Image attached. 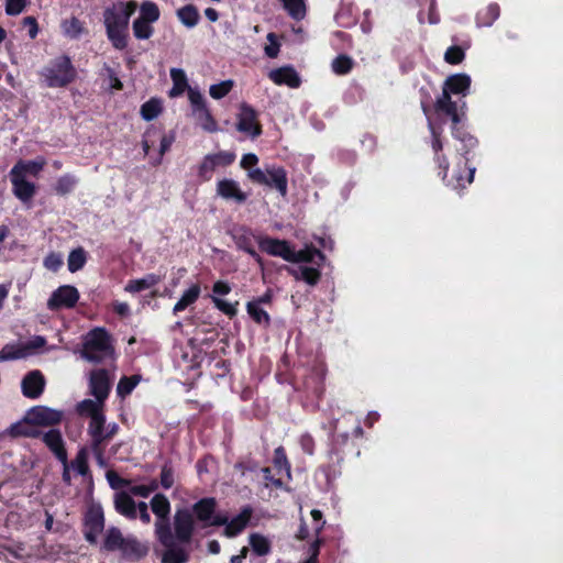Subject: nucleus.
Instances as JSON below:
<instances>
[{"instance_id":"obj_1","label":"nucleus","mask_w":563,"mask_h":563,"mask_svg":"<svg viewBox=\"0 0 563 563\" xmlns=\"http://www.w3.org/2000/svg\"><path fill=\"white\" fill-rule=\"evenodd\" d=\"M151 508L157 517L155 522V533L165 548L162 556L163 563H186L188 561V552H186L175 541L172 533L168 517L170 514V503L163 494H156L151 500Z\"/></svg>"},{"instance_id":"obj_2","label":"nucleus","mask_w":563,"mask_h":563,"mask_svg":"<svg viewBox=\"0 0 563 563\" xmlns=\"http://www.w3.org/2000/svg\"><path fill=\"white\" fill-rule=\"evenodd\" d=\"M108 552H119L122 558L128 560H139L147 554V547L141 543L133 536H123L117 527H110L106 530L101 547Z\"/></svg>"},{"instance_id":"obj_3","label":"nucleus","mask_w":563,"mask_h":563,"mask_svg":"<svg viewBox=\"0 0 563 563\" xmlns=\"http://www.w3.org/2000/svg\"><path fill=\"white\" fill-rule=\"evenodd\" d=\"M114 354L111 339L102 328H96L84 336L81 357L90 363L112 360Z\"/></svg>"},{"instance_id":"obj_4","label":"nucleus","mask_w":563,"mask_h":563,"mask_svg":"<svg viewBox=\"0 0 563 563\" xmlns=\"http://www.w3.org/2000/svg\"><path fill=\"white\" fill-rule=\"evenodd\" d=\"M41 76L47 87L59 88L71 82L76 76L71 62L66 56L54 59L48 66L44 67Z\"/></svg>"},{"instance_id":"obj_5","label":"nucleus","mask_w":563,"mask_h":563,"mask_svg":"<svg viewBox=\"0 0 563 563\" xmlns=\"http://www.w3.org/2000/svg\"><path fill=\"white\" fill-rule=\"evenodd\" d=\"M247 176L255 184L275 188L283 197L287 195V173L280 166H266L265 169L253 168L249 170Z\"/></svg>"},{"instance_id":"obj_6","label":"nucleus","mask_w":563,"mask_h":563,"mask_svg":"<svg viewBox=\"0 0 563 563\" xmlns=\"http://www.w3.org/2000/svg\"><path fill=\"white\" fill-rule=\"evenodd\" d=\"M188 99L190 102L191 115L197 124L206 132H217L218 123L208 109L203 95L196 88H189Z\"/></svg>"},{"instance_id":"obj_7","label":"nucleus","mask_w":563,"mask_h":563,"mask_svg":"<svg viewBox=\"0 0 563 563\" xmlns=\"http://www.w3.org/2000/svg\"><path fill=\"white\" fill-rule=\"evenodd\" d=\"M81 411L90 415L88 433L91 437V445H103L106 442V417L100 405L93 400L86 399L79 405Z\"/></svg>"},{"instance_id":"obj_8","label":"nucleus","mask_w":563,"mask_h":563,"mask_svg":"<svg viewBox=\"0 0 563 563\" xmlns=\"http://www.w3.org/2000/svg\"><path fill=\"white\" fill-rule=\"evenodd\" d=\"M136 10L135 2H118L103 12L106 29L128 30L131 15Z\"/></svg>"},{"instance_id":"obj_9","label":"nucleus","mask_w":563,"mask_h":563,"mask_svg":"<svg viewBox=\"0 0 563 563\" xmlns=\"http://www.w3.org/2000/svg\"><path fill=\"white\" fill-rule=\"evenodd\" d=\"M159 140V152L158 155L152 158V164L154 166L159 165L162 163V158L164 154L170 148L172 144L175 142V133L169 132L167 134L162 133V131L155 126H152L146 130L142 141V147L145 155H150L151 147L154 143Z\"/></svg>"},{"instance_id":"obj_10","label":"nucleus","mask_w":563,"mask_h":563,"mask_svg":"<svg viewBox=\"0 0 563 563\" xmlns=\"http://www.w3.org/2000/svg\"><path fill=\"white\" fill-rule=\"evenodd\" d=\"M216 508V499L208 497L197 501L192 507V512L195 514L197 520L203 523V527L223 526L227 523L228 517L225 515L218 514Z\"/></svg>"},{"instance_id":"obj_11","label":"nucleus","mask_w":563,"mask_h":563,"mask_svg":"<svg viewBox=\"0 0 563 563\" xmlns=\"http://www.w3.org/2000/svg\"><path fill=\"white\" fill-rule=\"evenodd\" d=\"M174 527L175 534L173 536L176 543L187 552L184 544L190 542L195 530L192 512L188 509L178 510L174 517Z\"/></svg>"},{"instance_id":"obj_12","label":"nucleus","mask_w":563,"mask_h":563,"mask_svg":"<svg viewBox=\"0 0 563 563\" xmlns=\"http://www.w3.org/2000/svg\"><path fill=\"white\" fill-rule=\"evenodd\" d=\"M104 529V515L100 505H92L85 518V538L89 543H96L98 536Z\"/></svg>"},{"instance_id":"obj_13","label":"nucleus","mask_w":563,"mask_h":563,"mask_svg":"<svg viewBox=\"0 0 563 563\" xmlns=\"http://www.w3.org/2000/svg\"><path fill=\"white\" fill-rule=\"evenodd\" d=\"M236 129L253 139L260 136L262 133V128L257 122V112L247 103L240 106Z\"/></svg>"},{"instance_id":"obj_14","label":"nucleus","mask_w":563,"mask_h":563,"mask_svg":"<svg viewBox=\"0 0 563 563\" xmlns=\"http://www.w3.org/2000/svg\"><path fill=\"white\" fill-rule=\"evenodd\" d=\"M233 240L238 249L250 254L261 268L264 267V261L255 251L254 244L257 243L258 236L251 229L241 227L233 232Z\"/></svg>"},{"instance_id":"obj_15","label":"nucleus","mask_w":563,"mask_h":563,"mask_svg":"<svg viewBox=\"0 0 563 563\" xmlns=\"http://www.w3.org/2000/svg\"><path fill=\"white\" fill-rule=\"evenodd\" d=\"M79 299V292L74 286L65 285L58 287L49 297L47 308L58 310L60 308H73Z\"/></svg>"},{"instance_id":"obj_16","label":"nucleus","mask_w":563,"mask_h":563,"mask_svg":"<svg viewBox=\"0 0 563 563\" xmlns=\"http://www.w3.org/2000/svg\"><path fill=\"white\" fill-rule=\"evenodd\" d=\"M63 412L45 407L36 406L27 411L26 420L33 424L54 426L60 422Z\"/></svg>"},{"instance_id":"obj_17","label":"nucleus","mask_w":563,"mask_h":563,"mask_svg":"<svg viewBox=\"0 0 563 563\" xmlns=\"http://www.w3.org/2000/svg\"><path fill=\"white\" fill-rule=\"evenodd\" d=\"M257 244L261 250L272 256H279L283 260L289 262L292 258V249L289 243L285 240H278L273 238H264L258 235Z\"/></svg>"},{"instance_id":"obj_18","label":"nucleus","mask_w":563,"mask_h":563,"mask_svg":"<svg viewBox=\"0 0 563 563\" xmlns=\"http://www.w3.org/2000/svg\"><path fill=\"white\" fill-rule=\"evenodd\" d=\"M111 383L110 375L107 369H96L90 375L91 394L96 397L97 404H102L108 397Z\"/></svg>"},{"instance_id":"obj_19","label":"nucleus","mask_w":563,"mask_h":563,"mask_svg":"<svg viewBox=\"0 0 563 563\" xmlns=\"http://www.w3.org/2000/svg\"><path fill=\"white\" fill-rule=\"evenodd\" d=\"M44 387L45 378L40 371L27 373L21 383L23 395L31 399L38 398L43 394Z\"/></svg>"},{"instance_id":"obj_20","label":"nucleus","mask_w":563,"mask_h":563,"mask_svg":"<svg viewBox=\"0 0 563 563\" xmlns=\"http://www.w3.org/2000/svg\"><path fill=\"white\" fill-rule=\"evenodd\" d=\"M10 180L12 183V191L14 196L22 202H30L36 192V187L33 183L27 181L23 176L12 174L10 172Z\"/></svg>"},{"instance_id":"obj_21","label":"nucleus","mask_w":563,"mask_h":563,"mask_svg":"<svg viewBox=\"0 0 563 563\" xmlns=\"http://www.w3.org/2000/svg\"><path fill=\"white\" fill-rule=\"evenodd\" d=\"M217 194L227 200H234L243 203L247 199V195L243 192L239 184L233 179H222L217 184Z\"/></svg>"},{"instance_id":"obj_22","label":"nucleus","mask_w":563,"mask_h":563,"mask_svg":"<svg viewBox=\"0 0 563 563\" xmlns=\"http://www.w3.org/2000/svg\"><path fill=\"white\" fill-rule=\"evenodd\" d=\"M114 508L121 516L134 520L137 518V504L131 495L125 492H119L114 495Z\"/></svg>"},{"instance_id":"obj_23","label":"nucleus","mask_w":563,"mask_h":563,"mask_svg":"<svg viewBox=\"0 0 563 563\" xmlns=\"http://www.w3.org/2000/svg\"><path fill=\"white\" fill-rule=\"evenodd\" d=\"M285 269L297 280H303L310 286L318 284L321 273L318 267L299 265L297 267L285 266Z\"/></svg>"},{"instance_id":"obj_24","label":"nucleus","mask_w":563,"mask_h":563,"mask_svg":"<svg viewBox=\"0 0 563 563\" xmlns=\"http://www.w3.org/2000/svg\"><path fill=\"white\" fill-rule=\"evenodd\" d=\"M43 442L49 448L55 456L62 462L66 463L67 452L64 448V440L59 430L51 429L43 434Z\"/></svg>"},{"instance_id":"obj_25","label":"nucleus","mask_w":563,"mask_h":563,"mask_svg":"<svg viewBox=\"0 0 563 563\" xmlns=\"http://www.w3.org/2000/svg\"><path fill=\"white\" fill-rule=\"evenodd\" d=\"M269 78L277 85H287L290 88H297L300 85V78L291 67L274 69L269 73Z\"/></svg>"},{"instance_id":"obj_26","label":"nucleus","mask_w":563,"mask_h":563,"mask_svg":"<svg viewBox=\"0 0 563 563\" xmlns=\"http://www.w3.org/2000/svg\"><path fill=\"white\" fill-rule=\"evenodd\" d=\"M45 164L46 161L43 157H37L33 161H19L10 172L12 174H19L26 179L27 175L37 176Z\"/></svg>"},{"instance_id":"obj_27","label":"nucleus","mask_w":563,"mask_h":563,"mask_svg":"<svg viewBox=\"0 0 563 563\" xmlns=\"http://www.w3.org/2000/svg\"><path fill=\"white\" fill-rule=\"evenodd\" d=\"M292 258L289 260L291 263H311L320 266L324 260V255L318 249L313 246H306L302 250H292Z\"/></svg>"},{"instance_id":"obj_28","label":"nucleus","mask_w":563,"mask_h":563,"mask_svg":"<svg viewBox=\"0 0 563 563\" xmlns=\"http://www.w3.org/2000/svg\"><path fill=\"white\" fill-rule=\"evenodd\" d=\"M252 516V509L250 507H245L236 517L231 520L228 519L225 526V534L228 537H235L241 533L246 527Z\"/></svg>"},{"instance_id":"obj_29","label":"nucleus","mask_w":563,"mask_h":563,"mask_svg":"<svg viewBox=\"0 0 563 563\" xmlns=\"http://www.w3.org/2000/svg\"><path fill=\"white\" fill-rule=\"evenodd\" d=\"M471 86V77L466 74H456L448 77L444 82V88L452 93L466 95Z\"/></svg>"},{"instance_id":"obj_30","label":"nucleus","mask_w":563,"mask_h":563,"mask_svg":"<svg viewBox=\"0 0 563 563\" xmlns=\"http://www.w3.org/2000/svg\"><path fill=\"white\" fill-rule=\"evenodd\" d=\"M161 282V277L156 274H147L139 279H131L124 287V290L131 294L150 289Z\"/></svg>"},{"instance_id":"obj_31","label":"nucleus","mask_w":563,"mask_h":563,"mask_svg":"<svg viewBox=\"0 0 563 563\" xmlns=\"http://www.w3.org/2000/svg\"><path fill=\"white\" fill-rule=\"evenodd\" d=\"M170 78L173 81V87L169 90V97L172 98L179 97L186 90L188 91V89L191 88L190 86H188L186 73L181 68H172Z\"/></svg>"},{"instance_id":"obj_32","label":"nucleus","mask_w":563,"mask_h":563,"mask_svg":"<svg viewBox=\"0 0 563 563\" xmlns=\"http://www.w3.org/2000/svg\"><path fill=\"white\" fill-rule=\"evenodd\" d=\"M199 285H192L184 292L181 298L176 302L173 312L177 314L178 312L184 311L188 306L192 305L199 298Z\"/></svg>"},{"instance_id":"obj_33","label":"nucleus","mask_w":563,"mask_h":563,"mask_svg":"<svg viewBox=\"0 0 563 563\" xmlns=\"http://www.w3.org/2000/svg\"><path fill=\"white\" fill-rule=\"evenodd\" d=\"M249 543L252 551L258 556L267 555L272 550L269 540L260 533L250 534Z\"/></svg>"},{"instance_id":"obj_34","label":"nucleus","mask_w":563,"mask_h":563,"mask_svg":"<svg viewBox=\"0 0 563 563\" xmlns=\"http://www.w3.org/2000/svg\"><path fill=\"white\" fill-rule=\"evenodd\" d=\"M499 16V7L496 3H490L484 10L479 11L476 15V24L478 26H490Z\"/></svg>"},{"instance_id":"obj_35","label":"nucleus","mask_w":563,"mask_h":563,"mask_svg":"<svg viewBox=\"0 0 563 563\" xmlns=\"http://www.w3.org/2000/svg\"><path fill=\"white\" fill-rule=\"evenodd\" d=\"M177 16L180 22L189 29L196 26L199 21L198 10L192 4H187L178 9Z\"/></svg>"},{"instance_id":"obj_36","label":"nucleus","mask_w":563,"mask_h":563,"mask_svg":"<svg viewBox=\"0 0 563 563\" xmlns=\"http://www.w3.org/2000/svg\"><path fill=\"white\" fill-rule=\"evenodd\" d=\"M60 26L64 35L69 38H78L85 32L84 23L75 16L64 20Z\"/></svg>"},{"instance_id":"obj_37","label":"nucleus","mask_w":563,"mask_h":563,"mask_svg":"<svg viewBox=\"0 0 563 563\" xmlns=\"http://www.w3.org/2000/svg\"><path fill=\"white\" fill-rule=\"evenodd\" d=\"M78 184V178L71 174L60 176L55 184L56 194L64 196L71 192Z\"/></svg>"},{"instance_id":"obj_38","label":"nucleus","mask_w":563,"mask_h":563,"mask_svg":"<svg viewBox=\"0 0 563 563\" xmlns=\"http://www.w3.org/2000/svg\"><path fill=\"white\" fill-rule=\"evenodd\" d=\"M284 9L295 20H301L306 15L305 0H279Z\"/></svg>"},{"instance_id":"obj_39","label":"nucleus","mask_w":563,"mask_h":563,"mask_svg":"<svg viewBox=\"0 0 563 563\" xmlns=\"http://www.w3.org/2000/svg\"><path fill=\"white\" fill-rule=\"evenodd\" d=\"M163 110L162 102L152 98L141 107V115L145 121H152L157 118Z\"/></svg>"},{"instance_id":"obj_40","label":"nucleus","mask_w":563,"mask_h":563,"mask_svg":"<svg viewBox=\"0 0 563 563\" xmlns=\"http://www.w3.org/2000/svg\"><path fill=\"white\" fill-rule=\"evenodd\" d=\"M106 31L114 48L122 51L128 46V30L106 29Z\"/></svg>"},{"instance_id":"obj_41","label":"nucleus","mask_w":563,"mask_h":563,"mask_svg":"<svg viewBox=\"0 0 563 563\" xmlns=\"http://www.w3.org/2000/svg\"><path fill=\"white\" fill-rule=\"evenodd\" d=\"M139 20H144L151 23L156 22L159 19V9L156 3L152 1H144L140 7Z\"/></svg>"},{"instance_id":"obj_42","label":"nucleus","mask_w":563,"mask_h":563,"mask_svg":"<svg viewBox=\"0 0 563 563\" xmlns=\"http://www.w3.org/2000/svg\"><path fill=\"white\" fill-rule=\"evenodd\" d=\"M132 29L133 35L137 40H148L154 33V27L151 22L139 19L133 21Z\"/></svg>"},{"instance_id":"obj_43","label":"nucleus","mask_w":563,"mask_h":563,"mask_svg":"<svg viewBox=\"0 0 563 563\" xmlns=\"http://www.w3.org/2000/svg\"><path fill=\"white\" fill-rule=\"evenodd\" d=\"M86 261L87 257L84 249L78 247L73 250L68 256V269L75 273L84 267Z\"/></svg>"},{"instance_id":"obj_44","label":"nucleus","mask_w":563,"mask_h":563,"mask_svg":"<svg viewBox=\"0 0 563 563\" xmlns=\"http://www.w3.org/2000/svg\"><path fill=\"white\" fill-rule=\"evenodd\" d=\"M26 355L27 351L25 347L7 344L0 351V361L23 358Z\"/></svg>"},{"instance_id":"obj_45","label":"nucleus","mask_w":563,"mask_h":563,"mask_svg":"<svg viewBox=\"0 0 563 563\" xmlns=\"http://www.w3.org/2000/svg\"><path fill=\"white\" fill-rule=\"evenodd\" d=\"M247 312L252 317V319L260 324L268 325L271 318L269 314L261 308L258 302H249L247 306Z\"/></svg>"},{"instance_id":"obj_46","label":"nucleus","mask_w":563,"mask_h":563,"mask_svg":"<svg viewBox=\"0 0 563 563\" xmlns=\"http://www.w3.org/2000/svg\"><path fill=\"white\" fill-rule=\"evenodd\" d=\"M217 167L214 166V163L212 159L206 155L201 163L198 166V177L201 181H209L211 180L213 173L216 172Z\"/></svg>"},{"instance_id":"obj_47","label":"nucleus","mask_w":563,"mask_h":563,"mask_svg":"<svg viewBox=\"0 0 563 563\" xmlns=\"http://www.w3.org/2000/svg\"><path fill=\"white\" fill-rule=\"evenodd\" d=\"M435 109L446 114L454 113L455 109H457V106L454 101H452L448 89H443L441 97L438 98L435 102Z\"/></svg>"},{"instance_id":"obj_48","label":"nucleus","mask_w":563,"mask_h":563,"mask_svg":"<svg viewBox=\"0 0 563 563\" xmlns=\"http://www.w3.org/2000/svg\"><path fill=\"white\" fill-rule=\"evenodd\" d=\"M139 382H140L139 376L122 377L117 386L118 395L121 397H125L126 395L131 394L132 390L139 384Z\"/></svg>"},{"instance_id":"obj_49","label":"nucleus","mask_w":563,"mask_h":563,"mask_svg":"<svg viewBox=\"0 0 563 563\" xmlns=\"http://www.w3.org/2000/svg\"><path fill=\"white\" fill-rule=\"evenodd\" d=\"M79 475L85 476L88 473V454L86 449H81L70 465Z\"/></svg>"},{"instance_id":"obj_50","label":"nucleus","mask_w":563,"mask_h":563,"mask_svg":"<svg viewBox=\"0 0 563 563\" xmlns=\"http://www.w3.org/2000/svg\"><path fill=\"white\" fill-rule=\"evenodd\" d=\"M208 156L212 159L217 168L227 167L231 165L235 159V154L227 151H220L218 153L208 154Z\"/></svg>"},{"instance_id":"obj_51","label":"nucleus","mask_w":563,"mask_h":563,"mask_svg":"<svg viewBox=\"0 0 563 563\" xmlns=\"http://www.w3.org/2000/svg\"><path fill=\"white\" fill-rule=\"evenodd\" d=\"M233 88V81L232 80H224L216 85H211L209 89V93L213 99H221L225 97L231 89Z\"/></svg>"},{"instance_id":"obj_52","label":"nucleus","mask_w":563,"mask_h":563,"mask_svg":"<svg viewBox=\"0 0 563 563\" xmlns=\"http://www.w3.org/2000/svg\"><path fill=\"white\" fill-rule=\"evenodd\" d=\"M352 59L346 55H340L332 62V70L338 75L347 74L352 68Z\"/></svg>"},{"instance_id":"obj_53","label":"nucleus","mask_w":563,"mask_h":563,"mask_svg":"<svg viewBox=\"0 0 563 563\" xmlns=\"http://www.w3.org/2000/svg\"><path fill=\"white\" fill-rule=\"evenodd\" d=\"M274 465L278 470H285L288 476L290 475V464L287 460V455L283 446L275 449Z\"/></svg>"},{"instance_id":"obj_54","label":"nucleus","mask_w":563,"mask_h":563,"mask_svg":"<svg viewBox=\"0 0 563 563\" xmlns=\"http://www.w3.org/2000/svg\"><path fill=\"white\" fill-rule=\"evenodd\" d=\"M474 174H475V168L470 167L467 169L466 177H463L462 175L457 174L456 176H454L455 183H453L452 180H446V185L452 186L454 189L465 188L466 185H470L473 181Z\"/></svg>"},{"instance_id":"obj_55","label":"nucleus","mask_w":563,"mask_h":563,"mask_svg":"<svg viewBox=\"0 0 563 563\" xmlns=\"http://www.w3.org/2000/svg\"><path fill=\"white\" fill-rule=\"evenodd\" d=\"M464 51L460 46H451L446 49L444 59L446 63L455 65L460 64L464 59Z\"/></svg>"},{"instance_id":"obj_56","label":"nucleus","mask_w":563,"mask_h":563,"mask_svg":"<svg viewBox=\"0 0 563 563\" xmlns=\"http://www.w3.org/2000/svg\"><path fill=\"white\" fill-rule=\"evenodd\" d=\"M29 2L30 0H5V13L18 15L25 9Z\"/></svg>"},{"instance_id":"obj_57","label":"nucleus","mask_w":563,"mask_h":563,"mask_svg":"<svg viewBox=\"0 0 563 563\" xmlns=\"http://www.w3.org/2000/svg\"><path fill=\"white\" fill-rule=\"evenodd\" d=\"M63 265V258L59 254L51 253L44 260V266L53 272H56Z\"/></svg>"},{"instance_id":"obj_58","label":"nucleus","mask_w":563,"mask_h":563,"mask_svg":"<svg viewBox=\"0 0 563 563\" xmlns=\"http://www.w3.org/2000/svg\"><path fill=\"white\" fill-rule=\"evenodd\" d=\"M269 45L265 46V53L268 57L274 58L279 52V44L277 43L276 35L274 33L267 34Z\"/></svg>"},{"instance_id":"obj_59","label":"nucleus","mask_w":563,"mask_h":563,"mask_svg":"<svg viewBox=\"0 0 563 563\" xmlns=\"http://www.w3.org/2000/svg\"><path fill=\"white\" fill-rule=\"evenodd\" d=\"M161 484L165 489H168L174 484V473L170 467L165 465L161 472Z\"/></svg>"},{"instance_id":"obj_60","label":"nucleus","mask_w":563,"mask_h":563,"mask_svg":"<svg viewBox=\"0 0 563 563\" xmlns=\"http://www.w3.org/2000/svg\"><path fill=\"white\" fill-rule=\"evenodd\" d=\"M454 137L459 139L466 148H473L476 146L477 141L472 135L461 132L457 129L453 131Z\"/></svg>"},{"instance_id":"obj_61","label":"nucleus","mask_w":563,"mask_h":563,"mask_svg":"<svg viewBox=\"0 0 563 563\" xmlns=\"http://www.w3.org/2000/svg\"><path fill=\"white\" fill-rule=\"evenodd\" d=\"M107 479H108L110 486L112 488H114V489H119V488L125 487L129 484V482L126 479L120 477L114 472H108Z\"/></svg>"},{"instance_id":"obj_62","label":"nucleus","mask_w":563,"mask_h":563,"mask_svg":"<svg viewBox=\"0 0 563 563\" xmlns=\"http://www.w3.org/2000/svg\"><path fill=\"white\" fill-rule=\"evenodd\" d=\"M212 300H213L216 307L219 310H221L222 312H224L225 314H228V316L235 314L236 309H235V307L232 303H230L228 301H224L222 299H219L217 297H213Z\"/></svg>"},{"instance_id":"obj_63","label":"nucleus","mask_w":563,"mask_h":563,"mask_svg":"<svg viewBox=\"0 0 563 563\" xmlns=\"http://www.w3.org/2000/svg\"><path fill=\"white\" fill-rule=\"evenodd\" d=\"M299 442L303 452H306L309 455L313 454L314 441L311 435L302 434L300 437Z\"/></svg>"},{"instance_id":"obj_64","label":"nucleus","mask_w":563,"mask_h":563,"mask_svg":"<svg viewBox=\"0 0 563 563\" xmlns=\"http://www.w3.org/2000/svg\"><path fill=\"white\" fill-rule=\"evenodd\" d=\"M137 517L145 525H148L151 522V515L148 512V507L145 501H140L137 504Z\"/></svg>"}]
</instances>
